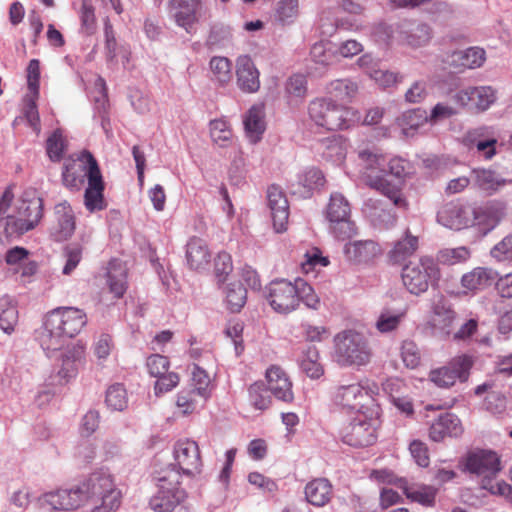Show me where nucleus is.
Returning <instances> with one entry per match:
<instances>
[{"mask_svg":"<svg viewBox=\"0 0 512 512\" xmlns=\"http://www.w3.org/2000/svg\"><path fill=\"white\" fill-rule=\"evenodd\" d=\"M395 8H416L431 5L427 8L430 13H437L447 9L446 2H434L433 0H388Z\"/></svg>","mask_w":512,"mask_h":512,"instance_id":"60","label":"nucleus"},{"mask_svg":"<svg viewBox=\"0 0 512 512\" xmlns=\"http://www.w3.org/2000/svg\"><path fill=\"white\" fill-rule=\"evenodd\" d=\"M268 206L271 210L273 226L276 232L286 229L289 217V204L280 187L272 185L267 191Z\"/></svg>","mask_w":512,"mask_h":512,"instance_id":"27","label":"nucleus"},{"mask_svg":"<svg viewBox=\"0 0 512 512\" xmlns=\"http://www.w3.org/2000/svg\"><path fill=\"white\" fill-rule=\"evenodd\" d=\"M359 173L366 184L387 197L394 206L405 208L407 202L401 194V183L390 182L386 174V158L375 148L358 151Z\"/></svg>","mask_w":512,"mask_h":512,"instance_id":"2","label":"nucleus"},{"mask_svg":"<svg viewBox=\"0 0 512 512\" xmlns=\"http://www.w3.org/2000/svg\"><path fill=\"white\" fill-rule=\"evenodd\" d=\"M401 277L405 288L418 296L426 292L431 283L439 280L440 269L435 259L422 256L418 261L405 265Z\"/></svg>","mask_w":512,"mask_h":512,"instance_id":"9","label":"nucleus"},{"mask_svg":"<svg viewBox=\"0 0 512 512\" xmlns=\"http://www.w3.org/2000/svg\"><path fill=\"white\" fill-rule=\"evenodd\" d=\"M328 264L329 260L321 255V251L313 248L306 252L301 268L305 274H309L315 272L318 267H326Z\"/></svg>","mask_w":512,"mask_h":512,"instance_id":"62","label":"nucleus"},{"mask_svg":"<svg viewBox=\"0 0 512 512\" xmlns=\"http://www.w3.org/2000/svg\"><path fill=\"white\" fill-rule=\"evenodd\" d=\"M471 177L477 188L488 195L496 193L508 183V180L502 178L495 171L484 168L473 169Z\"/></svg>","mask_w":512,"mask_h":512,"instance_id":"38","label":"nucleus"},{"mask_svg":"<svg viewBox=\"0 0 512 512\" xmlns=\"http://www.w3.org/2000/svg\"><path fill=\"white\" fill-rule=\"evenodd\" d=\"M226 303L231 312H239L247 299V291L240 283H230L226 288Z\"/></svg>","mask_w":512,"mask_h":512,"instance_id":"54","label":"nucleus"},{"mask_svg":"<svg viewBox=\"0 0 512 512\" xmlns=\"http://www.w3.org/2000/svg\"><path fill=\"white\" fill-rule=\"evenodd\" d=\"M191 389H193L205 402L211 395V380L208 373L197 364H194L191 370Z\"/></svg>","mask_w":512,"mask_h":512,"instance_id":"46","label":"nucleus"},{"mask_svg":"<svg viewBox=\"0 0 512 512\" xmlns=\"http://www.w3.org/2000/svg\"><path fill=\"white\" fill-rule=\"evenodd\" d=\"M210 135L213 142L220 147H227L232 142V131L228 122L223 119L210 122Z\"/></svg>","mask_w":512,"mask_h":512,"instance_id":"56","label":"nucleus"},{"mask_svg":"<svg viewBox=\"0 0 512 512\" xmlns=\"http://www.w3.org/2000/svg\"><path fill=\"white\" fill-rule=\"evenodd\" d=\"M154 480L158 488L150 498L149 506L155 512H189L180 506L186 498V492L180 488V474L172 468L165 467L155 472Z\"/></svg>","mask_w":512,"mask_h":512,"instance_id":"5","label":"nucleus"},{"mask_svg":"<svg viewBox=\"0 0 512 512\" xmlns=\"http://www.w3.org/2000/svg\"><path fill=\"white\" fill-rule=\"evenodd\" d=\"M463 428L459 418L452 413H442L436 418L429 429V437L435 442L442 441L445 437H458Z\"/></svg>","mask_w":512,"mask_h":512,"instance_id":"28","label":"nucleus"},{"mask_svg":"<svg viewBox=\"0 0 512 512\" xmlns=\"http://www.w3.org/2000/svg\"><path fill=\"white\" fill-rule=\"evenodd\" d=\"M85 155H92L91 153L82 152L77 160H72L65 163L62 171V182L70 190H79L84 183V178L87 177V169L89 163Z\"/></svg>","mask_w":512,"mask_h":512,"instance_id":"31","label":"nucleus"},{"mask_svg":"<svg viewBox=\"0 0 512 512\" xmlns=\"http://www.w3.org/2000/svg\"><path fill=\"white\" fill-rule=\"evenodd\" d=\"M363 212L370 222L379 228H388L395 223V213L388 209L383 201L368 198L363 205Z\"/></svg>","mask_w":512,"mask_h":512,"instance_id":"32","label":"nucleus"},{"mask_svg":"<svg viewBox=\"0 0 512 512\" xmlns=\"http://www.w3.org/2000/svg\"><path fill=\"white\" fill-rule=\"evenodd\" d=\"M380 424V407L377 404H372L365 411L357 413L342 428V441L352 447L370 446L377 440Z\"/></svg>","mask_w":512,"mask_h":512,"instance_id":"6","label":"nucleus"},{"mask_svg":"<svg viewBox=\"0 0 512 512\" xmlns=\"http://www.w3.org/2000/svg\"><path fill=\"white\" fill-rule=\"evenodd\" d=\"M120 497L109 476L93 475L88 479V501L94 504L91 512H113L120 506Z\"/></svg>","mask_w":512,"mask_h":512,"instance_id":"13","label":"nucleus"},{"mask_svg":"<svg viewBox=\"0 0 512 512\" xmlns=\"http://www.w3.org/2000/svg\"><path fill=\"white\" fill-rule=\"evenodd\" d=\"M186 260L191 269H205L211 260V254L206 242L198 237H192L186 245Z\"/></svg>","mask_w":512,"mask_h":512,"instance_id":"35","label":"nucleus"},{"mask_svg":"<svg viewBox=\"0 0 512 512\" xmlns=\"http://www.w3.org/2000/svg\"><path fill=\"white\" fill-rule=\"evenodd\" d=\"M485 61V51L479 47H470L455 51L451 55V63L459 69H475Z\"/></svg>","mask_w":512,"mask_h":512,"instance_id":"42","label":"nucleus"},{"mask_svg":"<svg viewBox=\"0 0 512 512\" xmlns=\"http://www.w3.org/2000/svg\"><path fill=\"white\" fill-rule=\"evenodd\" d=\"M66 141L61 129H56L46 141V151L49 159L53 162H59L64 154Z\"/></svg>","mask_w":512,"mask_h":512,"instance_id":"57","label":"nucleus"},{"mask_svg":"<svg viewBox=\"0 0 512 512\" xmlns=\"http://www.w3.org/2000/svg\"><path fill=\"white\" fill-rule=\"evenodd\" d=\"M286 93L290 98L303 99L307 93V80L302 74L292 75L286 83Z\"/></svg>","mask_w":512,"mask_h":512,"instance_id":"63","label":"nucleus"},{"mask_svg":"<svg viewBox=\"0 0 512 512\" xmlns=\"http://www.w3.org/2000/svg\"><path fill=\"white\" fill-rule=\"evenodd\" d=\"M211 78L220 85H225L232 78V65L228 58L222 56H214L209 63Z\"/></svg>","mask_w":512,"mask_h":512,"instance_id":"49","label":"nucleus"},{"mask_svg":"<svg viewBox=\"0 0 512 512\" xmlns=\"http://www.w3.org/2000/svg\"><path fill=\"white\" fill-rule=\"evenodd\" d=\"M244 128L247 138L251 143H257L262 138L266 129L265 112L261 105L252 106L246 113Z\"/></svg>","mask_w":512,"mask_h":512,"instance_id":"36","label":"nucleus"},{"mask_svg":"<svg viewBox=\"0 0 512 512\" xmlns=\"http://www.w3.org/2000/svg\"><path fill=\"white\" fill-rule=\"evenodd\" d=\"M326 183L323 172L316 167H308L298 173L295 181L290 184V192L300 198L312 196L314 191L322 188Z\"/></svg>","mask_w":512,"mask_h":512,"instance_id":"23","label":"nucleus"},{"mask_svg":"<svg viewBox=\"0 0 512 512\" xmlns=\"http://www.w3.org/2000/svg\"><path fill=\"white\" fill-rule=\"evenodd\" d=\"M174 463L167 467L179 471L182 476L192 477L201 471L202 460L199 446L196 441L190 439H180L173 446Z\"/></svg>","mask_w":512,"mask_h":512,"instance_id":"15","label":"nucleus"},{"mask_svg":"<svg viewBox=\"0 0 512 512\" xmlns=\"http://www.w3.org/2000/svg\"><path fill=\"white\" fill-rule=\"evenodd\" d=\"M55 224L51 228V237L58 242L69 239L75 231V215L68 201L64 200L54 207Z\"/></svg>","mask_w":512,"mask_h":512,"instance_id":"25","label":"nucleus"},{"mask_svg":"<svg viewBox=\"0 0 512 512\" xmlns=\"http://www.w3.org/2000/svg\"><path fill=\"white\" fill-rule=\"evenodd\" d=\"M267 389L279 401L291 403L294 400L292 382L279 366H271L266 371Z\"/></svg>","mask_w":512,"mask_h":512,"instance_id":"26","label":"nucleus"},{"mask_svg":"<svg viewBox=\"0 0 512 512\" xmlns=\"http://www.w3.org/2000/svg\"><path fill=\"white\" fill-rule=\"evenodd\" d=\"M236 75L238 86L242 91L248 93L258 91L260 87L259 71L249 56L238 57Z\"/></svg>","mask_w":512,"mask_h":512,"instance_id":"29","label":"nucleus"},{"mask_svg":"<svg viewBox=\"0 0 512 512\" xmlns=\"http://www.w3.org/2000/svg\"><path fill=\"white\" fill-rule=\"evenodd\" d=\"M18 322V310L16 302L11 297L4 295L0 298V329L11 334Z\"/></svg>","mask_w":512,"mask_h":512,"instance_id":"43","label":"nucleus"},{"mask_svg":"<svg viewBox=\"0 0 512 512\" xmlns=\"http://www.w3.org/2000/svg\"><path fill=\"white\" fill-rule=\"evenodd\" d=\"M265 291L269 305L280 314L295 311L300 302L309 309L318 310L320 307V298L312 286L299 277L294 281L275 279L266 286Z\"/></svg>","mask_w":512,"mask_h":512,"instance_id":"1","label":"nucleus"},{"mask_svg":"<svg viewBox=\"0 0 512 512\" xmlns=\"http://www.w3.org/2000/svg\"><path fill=\"white\" fill-rule=\"evenodd\" d=\"M319 359L318 349L313 345H307L301 349V354L298 359L299 367L309 378L318 379L324 373Z\"/></svg>","mask_w":512,"mask_h":512,"instance_id":"41","label":"nucleus"},{"mask_svg":"<svg viewBox=\"0 0 512 512\" xmlns=\"http://www.w3.org/2000/svg\"><path fill=\"white\" fill-rule=\"evenodd\" d=\"M358 92V85L351 79H337L327 86V93L336 100L351 102Z\"/></svg>","mask_w":512,"mask_h":512,"instance_id":"44","label":"nucleus"},{"mask_svg":"<svg viewBox=\"0 0 512 512\" xmlns=\"http://www.w3.org/2000/svg\"><path fill=\"white\" fill-rule=\"evenodd\" d=\"M107 283L110 292L113 293L116 298H120L124 295L127 289V267L122 261L113 259L109 262L107 268Z\"/></svg>","mask_w":512,"mask_h":512,"instance_id":"39","label":"nucleus"},{"mask_svg":"<svg viewBox=\"0 0 512 512\" xmlns=\"http://www.w3.org/2000/svg\"><path fill=\"white\" fill-rule=\"evenodd\" d=\"M249 403L255 409L263 411L271 404V398L264 383L255 382L248 388Z\"/></svg>","mask_w":512,"mask_h":512,"instance_id":"53","label":"nucleus"},{"mask_svg":"<svg viewBox=\"0 0 512 512\" xmlns=\"http://www.w3.org/2000/svg\"><path fill=\"white\" fill-rule=\"evenodd\" d=\"M406 316V309L391 310L384 308L375 323L380 333H389L396 330Z\"/></svg>","mask_w":512,"mask_h":512,"instance_id":"45","label":"nucleus"},{"mask_svg":"<svg viewBox=\"0 0 512 512\" xmlns=\"http://www.w3.org/2000/svg\"><path fill=\"white\" fill-rule=\"evenodd\" d=\"M459 469L476 478L482 488L497 478L502 470L501 459L493 450L474 449L460 459Z\"/></svg>","mask_w":512,"mask_h":512,"instance_id":"8","label":"nucleus"},{"mask_svg":"<svg viewBox=\"0 0 512 512\" xmlns=\"http://www.w3.org/2000/svg\"><path fill=\"white\" fill-rule=\"evenodd\" d=\"M198 394L193 389L181 390L177 394L176 405L184 414L192 413L200 402Z\"/></svg>","mask_w":512,"mask_h":512,"instance_id":"64","label":"nucleus"},{"mask_svg":"<svg viewBox=\"0 0 512 512\" xmlns=\"http://www.w3.org/2000/svg\"><path fill=\"white\" fill-rule=\"evenodd\" d=\"M490 255L497 262L512 264V233L496 243L491 248Z\"/></svg>","mask_w":512,"mask_h":512,"instance_id":"59","label":"nucleus"},{"mask_svg":"<svg viewBox=\"0 0 512 512\" xmlns=\"http://www.w3.org/2000/svg\"><path fill=\"white\" fill-rule=\"evenodd\" d=\"M374 389L361 382L338 385L332 396L333 403L342 410L365 411L367 407L376 404L373 399Z\"/></svg>","mask_w":512,"mask_h":512,"instance_id":"12","label":"nucleus"},{"mask_svg":"<svg viewBox=\"0 0 512 512\" xmlns=\"http://www.w3.org/2000/svg\"><path fill=\"white\" fill-rule=\"evenodd\" d=\"M473 366V359L468 355H459L452 358L446 365L433 369L429 373V379L437 387L450 388L457 380L466 382Z\"/></svg>","mask_w":512,"mask_h":512,"instance_id":"14","label":"nucleus"},{"mask_svg":"<svg viewBox=\"0 0 512 512\" xmlns=\"http://www.w3.org/2000/svg\"><path fill=\"white\" fill-rule=\"evenodd\" d=\"M391 37L410 47L418 48L430 42L432 30L428 24L414 20H403L392 27Z\"/></svg>","mask_w":512,"mask_h":512,"instance_id":"17","label":"nucleus"},{"mask_svg":"<svg viewBox=\"0 0 512 512\" xmlns=\"http://www.w3.org/2000/svg\"><path fill=\"white\" fill-rule=\"evenodd\" d=\"M473 208L459 201L444 203L437 211V222L445 228L459 231L470 227Z\"/></svg>","mask_w":512,"mask_h":512,"instance_id":"18","label":"nucleus"},{"mask_svg":"<svg viewBox=\"0 0 512 512\" xmlns=\"http://www.w3.org/2000/svg\"><path fill=\"white\" fill-rule=\"evenodd\" d=\"M344 253L349 261L367 263L380 253V248L372 240H360L346 243Z\"/></svg>","mask_w":512,"mask_h":512,"instance_id":"33","label":"nucleus"},{"mask_svg":"<svg viewBox=\"0 0 512 512\" xmlns=\"http://www.w3.org/2000/svg\"><path fill=\"white\" fill-rule=\"evenodd\" d=\"M331 496L332 486L327 479H314L305 487V498L313 506H325L330 501Z\"/></svg>","mask_w":512,"mask_h":512,"instance_id":"40","label":"nucleus"},{"mask_svg":"<svg viewBox=\"0 0 512 512\" xmlns=\"http://www.w3.org/2000/svg\"><path fill=\"white\" fill-rule=\"evenodd\" d=\"M505 216V209L501 203H487L473 208V218L470 226H474L483 235L492 231Z\"/></svg>","mask_w":512,"mask_h":512,"instance_id":"24","label":"nucleus"},{"mask_svg":"<svg viewBox=\"0 0 512 512\" xmlns=\"http://www.w3.org/2000/svg\"><path fill=\"white\" fill-rule=\"evenodd\" d=\"M315 150L322 159L339 165L346 157L347 143L341 136L333 135L319 140L315 145Z\"/></svg>","mask_w":512,"mask_h":512,"instance_id":"30","label":"nucleus"},{"mask_svg":"<svg viewBox=\"0 0 512 512\" xmlns=\"http://www.w3.org/2000/svg\"><path fill=\"white\" fill-rule=\"evenodd\" d=\"M427 122H429L428 115L426 111L421 108L405 111L398 118V124L405 135H408L410 131L417 130Z\"/></svg>","mask_w":512,"mask_h":512,"instance_id":"47","label":"nucleus"},{"mask_svg":"<svg viewBox=\"0 0 512 512\" xmlns=\"http://www.w3.org/2000/svg\"><path fill=\"white\" fill-rule=\"evenodd\" d=\"M372 357L366 337L354 330H345L334 337V360L341 367L367 365Z\"/></svg>","mask_w":512,"mask_h":512,"instance_id":"7","label":"nucleus"},{"mask_svg":"<svg viewBox=\"0 0 512 512\" xmlns=\"http://www.w3.org/2000/svg\"><path fill=\"white\" fill-rule=\"evenodd\" d=\"M48 315L53 320L52 324L57 325L69 340L75 337L87 323L86 314L75 307H58Z\"/></svg>","mask_w":512,"mask_h":512,"instance_id":"19","label":"nucleus"},{"mask_svg":"<svg viewBox=\"0 0 512 512\" xmlns=\"http://www.w3.org/2000/svg\"><path fill=\"white\" fill-rule=\"evenodd\" d=\"M310 56L315 64L327 67L336 59V47L330 42H317L311 47Z\"/></svg>","mask_w":512,"mask_h":512,"instance_id":"50","label":"nucleus"},{"mask_svg":"<svg viewBox=\"0 0 512 512\" xmlns=\"http://www.w3.org/2000/svg\"><path fill=\"white\" fill-rule=\"evenodd\" d=\"M308 115L316 125L328 130H346L361 121L358 110L339 105L332 98L326 97L310 101Z\"/></svg>","mask_w":512,"mask_h":512,"instance_id":"4","label":"nucleus"},{"mask_svg":"<svg viewBox=\"0 0 512 512\" xmlns=\"http://www.w3.org/2000/svg\"><path fill=\"white\" fill-rule=\"evenodd\" d=\"M52 322L53 320L47 314L42 327L36 334V339L48 357H53L55 353L71 344L68 337Z\"/></svg>","mask_w":512,"mask_h":512,"instance_id":"20","label":"nucleus"},{"mask_svg":"<svg viewBox=\"0 0 512 512\" xmlns=\"http://www.w3.org/2000/svg\"><path fill=\"white\" fill-rule=\"evenodd\" d=\"M497 279V273L491 268L476 267L461 277V285L468 291L476 292L492 285Z\"/></svg>","mask_w":512,"mask_h":512,"instance_id":"34","label":"nucleus"},{"mask_svg":"<svg viewBox=\"0 0 512 512\" xmlns=\"http://www.w3.org/2000/svg\"><path fill=\"white\" fill-rule=\"evenodd\" d=\"M43 215L42 199L35 193H24L15 203L12 213L0 219V234L7 239L18 238L32 230Z\"/></svg>","mask_w":512,"mask_h":512,"instance_id":"3","label":"nucleus"},{"mask_svg":"<svg viewBox=\"0 0 512 512\" xmlns=\"http://www.w3.org/2000/svg\"><path fill=\"white\" fill-rule=\"evenodd\" d=\"M471 257V252L466 246L456 248H444L437 254V262L445 265H456L466 262Z\"/></svg>","mask_w":512,"mask_h":512,"instance_id":"52","label":"nucleus"},{"mask_svg":"<svg viewBox=\"0 0 512 512\" xmlns=\"http://www.w3.org/2000/svg\"><path fill=\"white\" fill-rule=\"evenodd\" d=\"M39 95H35L30 92L29 95H27L24 98V108H23V114L28 122L29 126L37 133L39 134L41 131L40 127V116L37 109L36 100Z\"/></svg>","mask_w":512,"mask_h":512,"instance_id":"58","label":"nucleus"},{"mask_svg":"<svg viewBox=\"0 0 512 512\" xmlns=\"http://www.w3.org/2000/svg\"><path fill=\"white\" fill-rule=\"evenodd\" d=\"M418 246V237L412 235L407 229L404 235L395 241L392 249L388 252L389 261L393 264L403 263L416 252Z\"/></svg>","mask_w":512,"mask_h":512,"instance_id":"37","label":"nucleus"},{"mask_svg":"<svg viewBox=\"0 0 512 512\" xmlns=\"http://www.w3.org/2000/svg\"><path fill=\"white\" fill-rule=\"evenodd\" d=\"M453 100L462 107L485 111L495 102L496 95L489 86L468 87L455 93Z\"/></svg>","mask_w":512,"mask_h":512,"instance_id":"21","label":"nucleus"},{"mask_svg":"<svg viewBox=\"0 0 512 512\" xmlns=\"http://www.w3.org/2000/svg\"><path fill=\"white\" fill-rule=\"evenodd\" d=\"M85 354V347L80 342L71 343L61 352V367L56 378L59 385H64L78 374Z\"/></svg>","mask_w":512,"mask_h":512,"instance_id":"22","label":"nucleus"},{"mask_svg":"<svg viewBox=\"0 0 512 512\" xmlns=\"http://www.w3.org/2000/svg\"><path fill=\"white\" fill-rule=\"evenodd\" d=\"M63 256L65 265L62 269L64 275H70L82 259V247L77 243H71L64 248Z\"/></svg>","mask_w":512,"mask_h":512,"instance_id":"61","label":"nucleus"},{"mask_svg":"<svg viewBox=\"0 0 512 512\" xmlns=\"http://www.w3.org/2000/svg\"><path fill=\"white\" fill-rule=\"evenodd\" d=\"M89 163L87 169L88 186L84 193V204L86 209L93 213L105 209L104 182L97 161L92 155H85Z\"/></svg>","mask_w":512,"mask_h":512,"instance_id":"16","label":"nucleus"},{"mask_svg":"<svg viewBox=\"0 0 512 512\" xmlns=\"http://www.w3.org/2000/svg\"><path fill=\"white\" fill-rule=\"evenodd\" d=\"M105 402L113 411H123L128 406L127 391L122 384L115 383L108 387Z\"/></svg>","mask_w":512,"mask_h":512,"instance_id":"51","label":"nucleus"},{"mask_svg":"<svg viewBox=\"0 0 512 512\" xmlns=\"http://www.w3.org/2000/svg\"><path fill=\"white\" fill-rule=\"evenodd\" d=\"M329 231L339 240H346L356 234V226L351 219V207L348 200L339 192L330 195L325 211Z\"/></svg>","mask_w":512,"mask_h":512,"instance_id":"11","label":"nucleus"},{"mask_svg":"<svg viewBox=\"0 0 512 512\" xmlns=\"http://www.w3.org/2000/svg\"><path fill=\"white\" fill-rule=\"evenodd\" d=\"M88 501V480L70 489H58L42 494L36 505L43 512L70 511Z\"/></svg>","mask_w":512,"mask_h":512,"instance_id":"10","label":"nucleus"},{"mask_svg":"<svg viewBox=\"0 0 512 512\" xmlns=\"http://www.w3.org/2000/svg\"><path fill=\"white\" fill-rule=\"evenodd\" d=\"M406 497L423 506H433L435 503L436 490L426 485H409L404 487Z\"/></svg>","mask_w":512,"mask_h":512,"instance_id":"48","label":"nucleus"},{"mask_svg":"<svg viewBox=\"0 0 512 512\" xmlns=\"http://www.w3.org/2000/svg\"><path fill=\"white\" fill-rule=\"evenodd\" d=\"M80 32L86 36L93 35L96 31V17L94 7L90 0H83L80 10Z\"/></svg>","mask_w":512,"mask_h":512,"instance_id":"55","label":"nucleus"}]
</instances>
